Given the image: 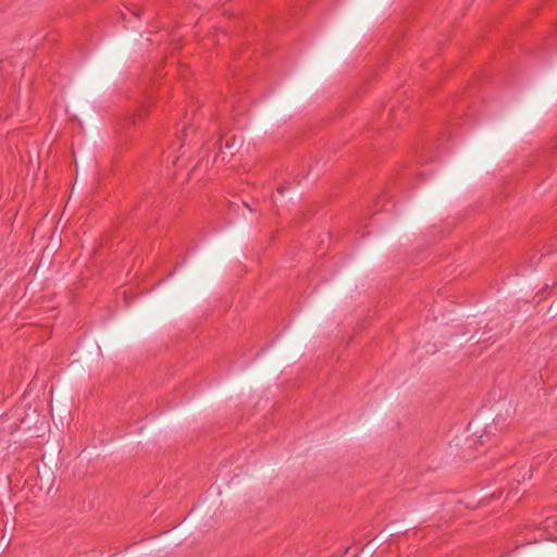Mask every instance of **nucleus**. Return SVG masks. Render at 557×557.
Wrapping results in <instances>:
<instances>
[{"label":"nucleus","instance_id":"1","mask_svg":"<svg viewBox=\"0 0 557 557\" xmlns=\"http://www.w3.org/2000/svg\"><path fill=\"white\" fill-rule=\"evenodd\" d=\"M240 144H242V141H240V140L237 143V140L235 139V137H233V138L228 139V140H226V143H225V148H226V149H228V150H230V154H231V156H233V154H234V148H235V146H238V145H240Z\"/></svg>","mask_w":557,"mask_h":557},{"label":"nucleus","instance_id":"3","mask_svg":"<svg viewBox=\"0 0 557 557\" xmlns=\"http://www.w3.org/2000/svg\"><path fill=\"white\" fill-rule=\"evenodd\" d=\"M132 13H133L135 16H139V11H138V10H134V11H132Z\"/></svg>","mask_w":557,"mask_h":557},{"label":"nucleus","instance_id":"5","mask_svg":"<svg viewBox=\"0 0 557 557\" xmlns=\"http://www.w3.org/2000/svg\"><path fill=\"white\" fill-rule=\"evenodd\" d=\"M218 160V154L214 157L212 163H214Z\"/></svg>","mask_w":557,"mask_h":557},{"label":"nucleus","instance_id":"2","mask_svg":"<svg viewBox=\"0 0 557 557\" xmlns=\"http://www.w3.org/2000/svg\"><path fill=\"white\" fill-rule=\"evenodd\" d=\"M285 191V187L284 186H278L277 187V193L278 194H283Z\"/></svg>","mask_w":557,"mask_h":557},{"label":"nucleus","instance_id":"4","mask_svg":"<svg viewBox=\"0 0 557 557\" xmlns=\"http://www.w3.org/2000/svg\"><path fill=\"white\" fill-rule=\"evenodd\" d=\"M220 143H221V139H218V141L215 143V145H214V146H219V149L221 150V145H220Z\"/></svg>","mask_w":557,"mask_h":557}]
</instances>
